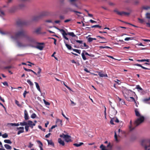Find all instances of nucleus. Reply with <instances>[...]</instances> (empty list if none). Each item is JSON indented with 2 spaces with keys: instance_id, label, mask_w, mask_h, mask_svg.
Masks as SVG:
<instances>
[{
  "instance_id": "c03bdc74",
  "label": "nucleus",
  "mask_w": 150,
  "mask_h": 150,
  "mask_svg": "<svg viewBox=\"0 0 150 150\" xmlns=\"http://www.w3.org/2000/svg\"><path fill=\"white\" fill-rule=\"evenodd\" d=\"M143 8L145 10H147L149 8H150V7L148 6H144L143 7Z\"/></svg>"
},
{
  "instance_id": "393cba45",
  "label": "nucleus",
  "mask_w": 150,
  "mask_h": 150,
  "mask_svg": "<svg viewBox=\"0 0 150 150\" xmlns=\"http://www.w3.org/2000/svg\"><path fill=\"white\" fill-rule=\"evenodd\" d=\"M37 142L38 143H39L40 145L39 146V147L40 148V150H43V148H42V146H43V144H42V143L40 141H37Z\"/></svg>"
},
{
  "instance_id": "f3484780",
  "label": "nucleus",
  "mask_w": 150,
  "mask_h": 150,
  "mask_svg": "<svg viewBox=\"0 0 150 150\" xmlns=\"http://www.w3.org/2000/svg\"><path fill=\"white\" fill-rule=\"evenodd\" d=\"M64 43L65 44V45L67 48L69 50H71L72 49L71 47L69 45L67 44L68 42L64 41Z\"/></svg>"
},
{
  "instance_id": "5701e85b",
  "label": "nucleus",
  "mask_w": 150,
  "mask_h": 150,
  "mask_svg": "<svg viewBox=\"0 0 150 150\" xmlns=\"http://www.w3.org/2000/svg\"><path fill=\"white\" fill-rule=\"evenodd\" d=\"M130 125H131L130 126H129V129H130V131H132V130H133L134 129H135V128L137 127L136 126V125H135L134 124V125L135 126V127H132L131 126V125H132V121L131 120L130 121Z\"/></svg>"
},
{
  "instance_id": "de8ad7c7",
  "label": "nucleus",
  "mask_w": 150,
  "mask_h": 150,
  "mask_svg": "<svg viewBox=\"0 0 150 150\" xmlns=\"http://www.w3.org/2000/svg\"><path fill=\"white\" fill-rule=\"evenodd\" d=\"M88 41L89 42H91L93 40V38L90 37L88 39Z\"/></svg>"
},
{
  "instance_id": "7c9ffc66",
  "label": "nucleus",
  "mask_w": 150,
  "mask_h": 150,
  "mask_svg": "<svg viewBox=\"0 0 150 150\" xmlns=\"http://www.w3.org/2000/svg\"><path fill=\"white\" fill-rule=\"evenodd\" d=\"M81 56L83 59L84 60H86L87 59L85 56V54L83 52H82L81 54Z\"/></svg>"
},
{
  "instance_id": "c85d7f7f",
  "label": "nucleus",
  "mask_w": 150,
  "mask_h": 150,
  "mask_svg": "<svg viewBox=\"0 0 150 150\" xmlns=\"http://www.w3.org/2000/svg\"><path fill=\"white\" fill-rule=\"evenodd\" d=\"M27 83L30 86H33V84L30 79H28L27 80Z\"/></svg>"
},
{
  "instance_id": "4be33fe9",
  "label": "nucleus",
  "mask_w": 150,
  "mask_h": 150,
  "mask_svg": "<svg viewBox=\"0 0 150 150\" xmlns=\"http://www.w3.org/2000/svg\"><path fill=\"white\" fill-rule=\"evenodd\" d=\"M83 143L80 142L79 144H77V143L74 144H73V145L75 146L78 147H79V146H81V145H83Z\"/></svg>"
},
{
  "instance_id": "338daca9",
  "label": "nucleus",
  "mask_w": 150,
  "mask_h": 150,
  "mask_svg": "<svg viewBox=\"0 0 150 150\" xmlns=\"http://www.w3.org/2000/svg\"><path fill=\"white\" fill-rule=\"evenodd\" d=\"M60 22L59 20H56L54 21V23H56L59 24Z\"/></svg>"
},
{
  "instance_id": "4c0bfd02",
  "label": "nucleus",
  "mask_w": 150,
  "mask_h": 150,
  "mask_svg": "<svg viewBox=\"0 0 150 150\" xmlns=\"http://www.w3.org/2000/svg\"><path fill=\"white\" fill-rule=\"evenodd\" d=\"M43 101L45 105H50V103H49L46 101V100H45V99L43 100Z\"/></svg>"
},
{
  "instance_id": "58836bf2",
  "label": "nucleus",
  "mask_w": 150,
  "mask_h": 150,
  "mask_svg": "<svg viewBox=\"0 0 150 150\" xmlns=\"http://www.w3.org/2000/svg\"><path fill=\"white\" fill-rule=\"evenodd\" d=\"M136 88L137 89H139L141 91L142 90V89L140 87L139 85H137Z\"/></svg>"
},
{
  "instance_id": "b1692460",
  "label": "nucleus",
  "mask_w": 150,
  "mask_h": 150,
  "mask_svg": "<svg viewBox=\"0 0 150 150\" xmlns=\"http://www.w3.org/2000/svg\"><path fill=\"white\" fill-rule=\"evenodd\" d=\"M4 146L7 149H10L12 148L11 146L8 144H5Z\"/></svg>"
},
{
  "instance_id": "c756f323",
  "label": "nucleus",
  "mask_w": 150,
  "mask_h": 150,
  "mask_svg": "<svg viewBox=\"0 0 150 150\" xmlns=\"http://www.w3.org/2000/svg\"><path fill=\"white\" fill-rule=\"evenodd\" d=\"M73 50L78 54H80L81 50H80L76 49H73Z\"/></svg>"
},
{
  "instance_id": "0e129e2a",
  "label": "nucleus",
  "mask_w": 150,
  "mask_h": 150,
  "mask_svg": "<svg viewBox=\"0 0 150 150\" xmlns=\"http://www.w3.org/2000/svg\"><path fill=\"white\" fill-rule=\"evenodd\" d=\"M24 69L25 71H31L30 69H27L25 67L24 68Z\"/></svg>"
},
{
  "instance_id": "bf43d9fd",
  "label": "nucleus",
  "mask_w": 150,
  "mask_h": 150,
  "mask_svg": "<svg viewBox=\"0 0 150 150\" xmlns=\"http://www.w3.org/2000/svg\"><path fill=\"white\" fill-rule=\"evenodd\" d=\"M130 98L132 99V101H134L135 103H136V102L134 98L133 97H130Z\"/></svg>"
},
{
  "instance_id": "6ab92c4d",
  "label": "nucleus",
  "mask_w": 150,
  "mask_h": 150,
  "mask_svg": "<svg viewBox=\"0 0 150 150\" xmlns=\"http://www.w3.org/2000/svg\"><path fill=\"white\" fill-rule=\"evenodd\" d=\"M46 140L48 142V145H50L52 146H54V144L52 140H49L47 139Z\"/></svg>"
},
{
  "instance_id": "e2e57ef3",
  "label": "nucleus",
  "mask_w": 150,
  "mask_h": 150,
  "mask_svg": "<svg viewBox=\"0 0 150 150\" xmlns=\"http://www.w3.org/2000/svg\"><path fill=\"white\" fill-rule=\"evenodd\" d=\"M71 21V19H67V20H65L64 21V22L65 23H66L69 22V21Z\"/></svg>"
},
{
  "instance_id": "09e8293b",
  "label": "nucleus",
  "mask_w": 150,
  "mask_h": 150,
  "mask_svg": "<svg viewBox=\"0 0 150 150\" xmlns=\"http://www.w3.org/2000/svg\"><path fill=\"white\" fill-rule=\"evenodd\" d=\"M76 41L77 42L79 43L80 44H82L83 42V41L82 40H76Z\"/></svg>"
},
{
  "instance_id": "c9c22d12",
  "label": "nucleus",
  "mask_w": 150,
  "mask_h": 150,
  "mask_svg": "<svg viewBox=\"0 0 150 150\" xmlns=\"http://www.w3.org/2000/svg\"><path fill=\"white\" fill-rule=\"evenodd\" d=\"M36 117V115L35 113H33L31 115V117L33 119L35 118Z\"/></svg>"
},
{
  "instance_id": "bb28decb",
  "label": "nucleus",
  "mask_w": 150,
  "mask_h": 150,
  "mask_svg": "<svg viewBox=\"0 0 150 150\" xmlns=\"http://www.w3.org/2000/svg\"><path fill=\"white\" fill-rule=\"evenodd\" d=\"M5 15V14L4 11L0 9V16L2 17Z\"/></svg>"
},
{
  "instance_id": "3c124183",
  "label": "nucleus",
  "mask_w": 150,
  "mask_h": 150,
  "mask_svg": "<svg viewBox=\"0 0 150 150\" xmlns=\"http://www.w3.org/2000/svg\"><path fill=\"white\" fill-rule=\"evenodd\" d=\"M62 120H60L59 119H57V122H60L62 125Z\"/></svg>"
},
{
  "instance_id": "f704fd0d",
  "label": "nucleus",
  "mask_w": 150,
  "mask_h": 150,
  "mask_svg": "<svg viewBox=\"0 0 150 150\" xmlns=\"http://www.w3.org/2000/svg\"><path fill=\"white\" fill-rule=\"evenodd\" d=\"M1 136L3 138H6L8 137V135L6 133H5L2 135L1 134Z\"/></svg>"
},
{
  "instance_id": "2f4dec72",
  "label": "nucleus",
  "mask_w": 150,
  "mask_h": 150,
  "mask_svg": "<svg viewBox=\"0 0 150 150\" xmlns=\"http://www.w3.org/2000/svg\"><path fill=\"white\" fill-rule=\"evenodd\" d=\"M132 92V91L129 90H127L126 91V93L127 94L128 96H130L129 93Z\"/></svg>"
},
{
  "instance_id": "052dcab7",
  "label": "nucleus",
  "mask_w": 150,
  "mask_h": 150,
  "mask_svg": "<svg viewBox=\"0 0 150 150\" xmlns=\"http://www.w3.org/2000/svg\"><path fill=\"white\" fill-rule=\"evenodd\" d=\"M51 38L54 40V44L55 45H56V41H57V40L55 38Z\"/></svg>"
},
{
  "instance_id": "9b49d317",
  "label": "nucleus",
  "mask_w": 150,
  "mask_h": 150,
  "mask_svg": "<svg viewBox=\"0 0 150 150\" xmlns=\"http://www.w3.org/2000/svg\"><path fill=\"white\" fill-rule=\"evenodd\" d=\"M38 45L36 47L40 50H42L44 48V46L42 45H44V43H38Z\"/></svg>"
},
{
  "instance_id": "72a5a7b5",
  "label": "nucleus",
  "mask_w": 150,
  "mask_h": 150,
  "mask_svg": "<svg viewBox=\"0 0 150 150\" xmlns=\"http://www.w3.org/2000/svg\"><path fill=\"white\" fill-rule=\"evenodd\" d=\"M17 44L18 46L19 47H21L23 46V44L19 42H17Z\"/></svg>"
},
{
  "instance_id": "69168bd1",
  "label": "nucleus",
  "mask_w": 150,
  "mask_h": 150,
  "mask_svg": "<svg viewBox=\"0 0 150 150\" xmlns=\"http://www.w3.org/2000/svg\"><path fill=\"white\" fill-rule=\"evenodd\" d=\"M138 19L140 21V22L141 23H143L144 22V20L142 19L139 18Z\"/></svg>"
},
{
  "instance_id": "774afa93",
  "label": "nucleus",
  "mask_w": 150,
  "mask_h": 150,
  "mask_svg": "<svg viewBox=\"0 0 150 150\" xmlns=\"http://www.w3.org/2000/svg\"><path fill=\"white\" fill-rule=\"evenodd\" d=\"M84 70L87 73H89V72L87 68H85L84 69Z\"/></svg>"
},
{
  "instance_id": "37998d69",
  "label": "nucleus",
  "mask_w": 150,
  "mask_h": 150,
  "mask_svg": "<svg viewBox=\"0 0 150 150\" xmlns=\"http://www.w3.org/2000/svg\"><path fill=\"white\" fill-rule=\"evenodd\" d=\"M28 93V92H27L26 91H24L23 93V96L24 98L25 97L26 94Z\"/></svg>"
},
{
  "instance_id": "a211bd4d",
  "label": "nucleus",
  "mask_w": 150,
  "mask_h": 150,
  "mask_svg": "<svg viewBox=\"0 0 150 150\" xmlns=\"http://www.w3.org/2000/svg\"><path fill=\"white\" fill-rule=\"evenodd\" d=\"M28 124V121L27 122L23 121V122H20V125L21 126H26Z\"/></svg>"
},
{
  "instance_id": "680f3d73",
  "label": "nucleus",
  "mask_w": 150,
  "mask_h": 150,
  "mask_svg": "<svg viewBox=\"0 0 150 150\" xmlns=\"http://www.w3.org/2000/svg\"><path fill=\"white\" fill-rule=\"evenodd\" d=\"M105 148V146L103 144H101L100 146V148L102 150V149H104Z\"/></svg>"
},
{
  "instance_id": "5fc2aeb1",
  "label": "nucleus",
  "mask_w": 150,
  "mask_h": 150,
  "mask_svg": "<svg viewBox=\"0 0 150 150\" xmlns=\"http://www.w3.org/2000/svg\"><path fill=\"white\" fill-rule=\"evenodd\" d=\"M51 134L50 133H48V134H46L45 136V137H46V138H49L50 137V136Z\"/></svg>"
},
{
  "instance_id": "a19ab883",
  "label": "nucleus",
  "mask_w": 150,
  "mask_h": 150,
  "mask_svg": "<svg viewBox=\"0 0 150 150\" xmlns=\"http://www.w3.org/2000/svg\"><path fill=\"white\" fill-rule=\"evenodd\" d=\"M15 103L18 106L21 107V105L19 104V102L17 100H15Z\"/></svg>"
},
{
  "instance_id": "aec40b11",
  "label": "nucleus",
  "mask_w": 150,
  "mask_h": 150,
  "mask_svg": "<svg viewBox=\"0 0 150 150\" xmlns=\"http://www.w3.org/2000/svg\"><path fill=\"white\" fill-rule=\"evenodd\" d=\"M35 84L36 87L37 89L40 92H41V90L40 87V86L36 82H35Z\"/></svg>"
},
{
  "instance_id": "f03ea898",
  "label": "nucleus",
  "mask_w": 150,
  "mask_h": 150,
  "mask_svg": "<svg viewBox=\"0 0 150 150\" xmlns=\"http://www.w3.org/2000/svg\"><path fill=\"white\" fill-rule=\"evenodd\" d=\"M49 14V13L47 11H43L38 15L33 16L32 18V21L35 22H38L44 16L48 15Z\"/></svg>"
},
{
  "instance_id": "412c9836",
  "label": "nucleus",
  "mask_w": 150,
  "mask_h": 150,
  "mask_svg": "<svg viewBox=\"0 0 150 150\" xmlns=\"http://www.w3.org/2000/svg\"><path fill=\"white\" fill-rule=\"evenodd\" d=\"M78 0H68V1L71 5L74 4Z\"/></svg>"
},
{
  "instance_id": "4468645a",
  "label": "nucleus",
  "mask_w": 150,
  "mask_h": 150,
  "mask_svg": "<svg viewBox=\"0 0 150 150\" xmlns=\"http://www.w3.org/2000/svg\"><path fill=\"white\" fill-rule=\"evenodd\" d=\"M98 75L101 77H107L108 76L107 74H104L102 73L101 72H98Z\"/></svg>"
},
{
  "instance_id": "7ed1b4c3",
  "label": "nucleus",
  "mask_w": 150,
  "mask_h": 150,
  "mask_svg": "<svg viewBox=\"0 0 150 150\" xmlns=\"http://www.w3.org/2000/svg\"><path fill=\"white\" fill-rule=\"evenodd\" d=\"M135 112L136 116L140 117L136 120L134 122V124L136 125V126H137L144 122V118L143 116H140V114L137 109L135 110Z\"/></svg>"
},
{
  "instance_id": "f8f14e48",
  "label": "nucleus",
  "mask_w": 150,
  "mask_h": 150,
  "mask_svg": "<svg viewBox=\"0 0 150 150\" xmlns=\"http://www.w3.org/2000/svg\"><path fill=\"white\" fill-rule=\"evenodd\" d=\"M24 119L25 120H27L29 119V117L28 115V112L26 110H24Z\"/></svg>"
},
{
  "instance_id": "473e14b6",
  "label": "nucleus",
  "mask_w": 150,
  "mask_h": 150,
  "mask_svg": "<svg viewBox=\"0 0 150 150\" xmlns=\"http://www.w3.org/2000/svg\"><path fill=\"white\" fill-rule=\"evenodd\" d=\"M96 27H98L99 28H101V26L100 25H93L91 26V28H96Z\"/></svg>"
},
{
  "instance_id": "79ce46f5",
  "label": "nucleus",
  "mask_w": 150,
  "mask_h": 150,
  "mask_svg": "<svg viewBox=\"0 0 150 150\" xmlns=\"http://www.w3.org/2000/svg\"><path fill=\"white\" fill-rule=\"evenodd\" d=\"M114 136H115V141L117 142H118V140L117 138V134L115 132Z\"/></svg>"
},
{
  "instance_id": "6e6d98bb",
  "label": "nucleus",
  "mask_w": 150,
  "mask_h": 150,
  "mask_svg": "<svg viewBox=\"0 0 150 150\" xmlns=\"http://www.w3.org/2000/svg\"><path fill=\"white\" fill-rule=\"evenodd\" d=\"M83 46L84 47H86V49H88L89 47L88 45H86V44L85 43H83Z\"/></svg>"
},
{
  "instance_id": "9d476101",
  "label": "nucleus",
  "mask_w": 150,
  "mask_h": 150,
  "mask_svg": "<svg viewBox=\"0 0 150 150\" xmlns=\"http://www.w3.org/2000/svg\"><path fill=\"white\" fill-rule=\"evenodd\" d=\"M17 25L19 26H21L24 25H27L26 22L24 21L19 20L16 22Z\"/></svg>"
},
{
  "instance_id": "603ef678",
  "label": "nucleus",
  "mask_w": 150,
  "mask_h": 150,
  "mask_svg": "<svg viewBox=\"0 0 150 150\" xmlns=\"http://www.w3.org/2000/svg\"><path fill=\"white\" fill-rule=\"evenodd\" d=\"M33 145V144H32L30 142L29 143V145L28 146V147L30 148H31Z\"/></svg>"
},
{
  "instance_id": "6e6552de",
  "label": "nucleus",
  "mask_w": 150,
  "mask_h": 150,
  "mask_svg": "<svg viewBox=\"0 0 150 150\" xmlns=\"http://www.w3.org/2000/svg\"><path fill=\"white\" fill-rule=\"evenodd\" d=\"M69 11L73 12L75 13H77L80 14L82 13L81 12L73 10L71 8H67L66 9H64L63 11V12L64 13H67Z\"/></svg>"
},
{
  "instance_id": "ea45409f",
  "label": "nucleus",
  "mask_w": 150,
  "mask_h": 150,
  "mask_svg": "<svg viewBox=\"0 0 150 150\" xmlns=\"http://www.w3.org/2000/svg\"><path fill=\"white\" fill-rule=\"evenodd\" d=\"M24 132V130H19L18 131V132L17 134L18 135H19L21 133H23Z\"/></svg>"
},
{
  "instance_id": "a18cd8bd",
  "label": "nucleus",
  "mask_w": 150,
  "mask_h": 150,
  "mask_svg": "<svg viewBox=\"0 0 150 150\" xmlns=\"http://www.w3.org/2000/svg\"><path fill=\"white\" fill-rule=\"evenodd\" d=\"M62 116L65 118L67 120H69V118L67 117H66L65 116V115L63 113V112L62 111Z\"/></svg>"
},
{
  "instance_id": "1a4fd4ad",
  "label": "nucleus",
  "mask_w": 150,
  "mask_h": 150,
  "mask_svg": "<svg viewBox=\"0 0 150 150\" xmlns=\"http://www.w3.org/2000/svg\"><path fill=\"white\" fill-rule=\"evenodd\" d=\"M114 11L116 12L118 15L121 16L123 15L128 16L130 14V13L128 12H126L124 11L120 12L118 11L115 10H114Z\"/></svg>"
},
{
  "instance_id": "a878e982",
  "label": "nucleus",
  "mask_w": 150,
  "mask_h": 150,
  "mask_svg": "<svg viewBox=\"0 0 150 150\" xmlns=\"http://www.w3.org/2000/svg\"><path fill=\"white\" fill-rule=\"evenodd\" d=\"M4 142L5 143L8 144H11L12 143V142L9 139H5Z\"/></svg>"
},
{
  "instance_id": "0eeeda50",
  "label": "nucleus",
  "mask_w": 150,
  "mask_h": 150,
  "mask_svg": "<svg viewBox=\"0 0 150 150\" xmlns=\"http://www.w3.org/2000/svg\"><path fill=\"white\" fill-rule=\"evenodd\" d=\"M60 137H63L65 141L67 142H71L72 141L71 136L67 134H62L60 135Z\"/></svg>"
},
{
  "instance_id": "864d4df0",
  "label": "nucleus",
  "mask_w": 150,
  "mask_h": 150,
  "mask_svg": "<svg viewBox=\"0 0 150 150\" xmlns=\"http://www.w3.org/2000/svg\"><path fill=\"white\" fill-rule=\"evenodd\" d=\"M59 18L61 20H63L64 18V16L61 15L59 17Z\"/></svg>"
},
{
  "instance_id": "f257e3e1",
  "label": "nucleus",
  "mask_w": 150,
  "mask_h": 150,
  "mask_svg": "<svg viewBox=\"0 0 150 150\" xmlns=\"http://www.w3.org/2000/svg\"><path fill=\"white\" fill-rule=\"evenodd\" d=\"M15 37L16 38H25L30 41H32V39L27 34L26 31L22 28L16 32L15 34Z\"/></svg>"
},
{
  "instance_id": "4d7b16f0",
  "label": "nucleus",
  "mask_w": 150,
  "mask_h": 150,
  "mask_svg": "<svg viewBox=\"0 0 150 150\" xmlns=\"http://www.w3.org/2000/svg\"><path fill=\"white\" fill-rule=\"evenodd\" d=\"M8 125H10L11 126H15V123H8L7 124Z\"/></svg>"
},
{
  "instance_id": "e433bc0d",
  "label": "nucleus",
  "mask_w": 150,
  "mask_h": 150,
  "mask_svg": "<svg viewBox=\"0 0 150 150\" xmlns=\"http://www.w3.org/2000/svg\"><path fill=\"white\" fill-rule=\"evenodd\" d=\"M146 17L148 19H150V13H147L146 14Z\"/></svg>"
},
{
  "instance_id": "2eb2a0df",
  "label": "nucleus",
  "mask_w": 150,
  "mask_h": 150,
  "mask_svg": "<svg viewBox=\"0 0 150 150\" xmlns=\"http://www.w3.org/2000/svg\"><path fill=\"white\" fill-rule=\"evenodd\" d=\"M134 66H137L141 67L142 68L144 69L150 70V69L148 68L142 66L141 64H136L133 65Z\"/></svg>"
},
{
  "instance_id": "dca6fc26",
  "label": "nucleus",
  "mask_w": 150,
  "mask_h": 150,
  "mask_svg": "<svg viewBox=\"0 0 150 150\" xmlns=\"http://www.w3.org/2000/svg\"><path fill=\"white\" fill-rule=\"evenodd\" d=\"M58 142L59 144L62 146H64L65 143L64 141L62 140L61 138H59L58 139Z\"/></svg>"
},
{
  "instance_id": "ddd939ff",
  "label": "nucleus",
  "mask_w": 150,
  "mask_h": 150,
  "mask_svg": "<svg viewBox=\"0 0 150 150\" xmlns=\"http://www.w3.org/2000/svg\"><path fill=\"white\" fill-rule=\"evenodd\" d=\"M42 30V28L40 27L37 28L34 31V33H36L37 34H41V32Z\"/></svg>"
},
{
  "instance_id": "20e7f679",
  "label": "nucleus",
  "mask_w": 150,
  "mask_h": 150,
  "mask_svg": "<svg viewBox=\"0 0 150 150\" xmlns=\"http://www.w3.org/2000/svg\"><path fill=\"white\" fill-rule=\"evenodd\" d=\"M59 30L62 33L63 37L68 41H69V39L66 36V35H68L72 36V37H76L77 39L78 38V37L75 35L73 32H69L67 33L63 29H59Z\"/></svg>"
},
{
  "instance_id": "39448f33",
  "label": "nucleus",
  "mask_w": 150,
  "mask_h": 150,
  "mask_svg": "<svg viewBox=\"0 0 150 150\" xmlns=\"http://www.w3.org/2000/svg\"><path fill=\"white\" fill-rule=\"evenodd\" d=\"M141 144L144 146L145 150H150V139L143 140L142 141Z\"/></svg>"
},
{
  "instance_id": "8fccbe9b",
  "label": "nucleus",
  "mask_w": 150,
  "mask_h": 150,
  "mask_svg": "<svg viewBox=\"0 0 150 150\" xmlns=\"http://www.w3.org/2000/svg\"><path fill=\"white\" fill-rule=\"evenodd\" d=\"M131 38H132L127 37L125 38V41H128V40H131Z\"/></svg>"
},
{
  "instance_id": "cd10ccee",
  "label": "nucleus",
  "mask_w": 150,
  "mask_h": 150,
  "mask_svg": "<svg viewBox=\"0 0 150 150\" xmlns=\"http://www.w3.org/2000/svg\"><path fill=\"white\" fill-rule=\"evenodd\" d=\"M38 71L37 72V74H38L39 75L38 76V77H40L41 76V75L40 74V73L41 71V69L40 68H38Z\"/></svg>"
},
{
  "instance_id": "423d86ee",
  "label": "nucleus",
  "mask_w": 150,
  "mask_h": 150,
  "mask_svg": "<svg viewBox=\"0 0 150 150\" xmlns=\"http://www.w3.org/2000/svg\"><path fill=\"white\" fill-rule=\"evenodd\" d=\"M35 125V123H33L32 121L30 120L28 121V124L25 126V131L28 132V131L29 127L31 129H33V127Z\"/></svg>"
},
{
  "instance_id": "13d9d810",
  "label": "nucleus",
  "mask_w": 150,
  "mask_h": 150,
  "mask_svg": "<svg viewBox=\"0 0 150 150\" xmlns=\"http://www.w3.org/2000/svg\"><path fill=\"white\" fill-rule=\"evenodd\" d=\"M114 119V118L111 119V120L110 121V123L112 125H113L114 124L113 123V121H114L113 120Z\"/></svg>"
},
{
  "instance_id": "49530a36",
  "label": "nucleus",
  "mask_w": 150,
  "mask_h": 150,
  "mask_svg": "<svg viewBox=\"0 0 150 150\" xmlns=\"http://www.w3.org/2000/svg\"><path fill=\"white\" fill-rule=\"evenodd\" d=\"M17 129L18 130H19V129L24 130V128L23 127H17Z\"/></svg>"
}]
</instances>
